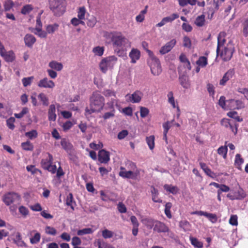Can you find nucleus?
<instances>
[{
	"mask_svg": "<svg viewBox=\"0 0 248 248\" xmlns=\"http://www.w3.org/2000/svg\"><path fill=\"white\" fill-rule=\"evenodd\" d=\"M90 108H86V112L91 114L95 112H99L105 105V99L98 92H93L90 98Z\"/></svg>",
	"mask_w": 248,
	"mask_h": 248,
	"instance_id": "1",
	"label": "nucleus"
},
{
	"mask_svg": "<svg viewBox=\"0 0 248 248\" xmlns=\"http://www.w3.org/2000/svg\"><path fill=\"white\" fill-rule=\"evenodd\" d=\"M65 0H52L49 1V8L56 16L62 15L65 12Z\"/></svg>",
	"mask_w": 248,
	"mask_h": 248,
	"instance_id": "2",
	"label": "nucleus"
},
{
	"mask_svg": "<svg viewBox=\"0 0 248 248\" xmlns=\"http://www.w3.org/2000/svg\"><path fill=\"white\" fill-rule=\"evenodd\" d=\"M53 156L49 153H46L44 158L41 160V167L45 170L54 174L57 170V167L55 165H52Z\"/></svg>",
	"mask_w": 248,
	"mask_h": 248,
	"instance_id": "3",
	"label": "nucleus"
},
{
	"mask_svg": "<svg viewBox=\"0 0 248 248\" xmlns=\"http://www.w3.org/2000/svg\"><path fill=\"white\" fill-rule=\"evenodd\" d=\"M117 61V58L114 56H111L103 58L99 63L100 70L106 73L108 69H112Z\"/></svg>",
	"mask_w": 248,
	"mask_h": 248,
	"instance_id": "4",
	"label": "nucleus"
},
{
	"mask_svg": "<svg viewBox=\"0 0 248 248\" xmlns=\"http://www.w3.org/2000/svg\"><path fill=\"white\" fill-rule=\"evenodd\" d=\"M21 200L20 196L14 192H7L3 195L2 201L7 206H10L13 204L19 203Z\"/></svg>",
	"mask_w": 248,
	"mask_h": 248,
	"instance_id": "5",
	"label": "nucleus"
},
{
	"mask_svg": "<svg viewBox=\"0 0 248 248\" xmlns=\"http://www.w3.org/2000/svg\"><path fill=\"white\" fill-rule=\"evenodd\" d=\"M111 40L113 46L119 49H123L128 42V39L121 35H113Z\"/></svg>",
	"mask_w": 248,
	"mask_h": 248,
	"instance_id": "6",
	"label": "nucleus"
},
{
	"mask_svg": "<svg viewBox=\"0 0 248 248\" xmlns=\"http://www.w3.org/2000/svg\"><path fill=\"white\" fill-rule=\"evenodd\" d=\"M235 51L234 45L231 41L229 42L221 53V57L224 61H229L232 57Z\"/></svg>",
	"mask_w": 248,
	"mask_h": 248,
	"instance_id": "7",
	"label": "nucleus"
},
{
	"mask_svg": "<svg viewBox=\"0 0 248 248\" xmlns=\"http://www.w3.org/2000/svg\"><path fill=\"white\" fill-rule=\"evenodd\" d=\"M227 109H241L245 108V103L241 100L230 99L227 100Z\"/></svg>",
	"mask_w": 248,
	"mask_h": 248,
	"instance_id": "8",
	"label": "nucleus"
},
{
	"mask_svg": "<svg viewBox=\"0 0 248 248\" xmlns=\"http://www.w3.org/2000/svg\"><path fill=\"white\" fill-rule=\"evenodd\" d=\"M151 71L154 76H158L162 72V69L159 59L152 62H148Z\"/></svg>",
	"mask_w": 248,
	"mask_h": 248,
	"instance_id": "9",
	"label": "nucleus"
},
{
	"mask_svg": "<svg viewBox=\"0 0 248 248\" xmlns=\"http://www.w3.org/2000/svg\"><path fill=\"white\" fill-rule=\"evenodd\" d=\"M142 96V93L140 91H136L132 94H127L125 97L128 102L136 103L141 101Z\"/></svg>",
	"mask_w": 248,
	"mask_h": 248,
	"instance_id": "10",
	"label": "nucleus"
},
{
	"mask_svg": "<svg viewBox=\"0 0 248 248\" xmlns=\"http://www.w3.org/2000/svg\"><path fill=\"white\" fill-rule=\"evenodd\" d=\"M120 171L119 172V175L124 178H136L137 175L139 174L140 171L138 170L135 172H133L132 171L129 170L126 171L124 168L121 167L120 168Z\"/></svg>",
	"mask_w": 248,
	"mask_h": 248,
	"instance_id": "11",
	"label": "nucleus"
},
{
	"mask_svg": "<svg viewBox=\"0 0 248 248\" xmlns=\"http://www.w3.org/2000/svg\"><path fill=\"white\" fill-rule=\"evenodd\" d=\"M176 43L175 39H173L170 42L167 43L165 45L161 47L159 50V52L161 54H165L170 52Z\"/></svg>",
	"mask_w": 248,
	"mask_h": 248,
	"instance_id": "12",
	"label": "nucleus"
},
{
	"mask_svg": "<svg viewBox=\"0 0 248 248\" xmlns=\"http://www.w3.org/2000/svg\"><path fill=\"white\" fill-rule=\"evenodd\" d=\"M98 161L101 163L106 164L109 161V153L104 149L100 150L98 152Z\"/></svg>",
	"mask_w": 248,
	"mask_h": 248,
	"instance_id": "13",
	"label": "nucleus"
},
{
	"mask_svg": "<svg viewBox=\"0 0 248 248\" xmlns=\"http://www.w3.org/2000/svg\"><path fill=\"white\" fill-rule=\"evenodd\" d=\"M169 230V227L164 223L156 220L154 228V231L158 232H168Z\"/></svg>",
	"mask_w": 248,
	"mask_h": 248,
	"instance_id": "14",
	"label": "nucleus"
},
{
	"mask_svg": "<svg viewBox=\"0 0 248 248\" xmlns=\"http://www.w3.org/2000/svg\"><path fill=\"white\" fill-rule=\"evenodd\" d=\"M38 86L40 88H53L55 87V83L52 80L44 78L38 82Z\"/></svg>",
	"mask_w": 248,
	"mask_h": 248,
	"instance_id": "15",
	"label": "nucleus"
},
{
	"mask_svg": "<svg viewBox=\"0 0 248 248\" xmlns=\"http://www.w3.org/2000/svg\"><path fill=\"white\" fill-rule=\"evenodd\" d=\"M234 72L233 70L230 69L227 71L223 75L222 78L219 81V85L224 86L226 83L234 75Z\"/></svg>",
	"mask_w": 248,
	"mask_h": 248,
	"instance_id": "16",
	"label": "nucleus"
},
{
	"mask_svg": "<svg viewBox=\"0 0 248 248\" xmlns=\"http://www.w3.org/2000/svg\"><path fill=\"white\" fill-rule=\"evenodd\" d=\"M24 41L25 45L28 47L31 48L32 47L33 44L36 42V39L33 35L27 34L24 36Z\"/></svg>",
	"mask_w": 248,
	"mask_h": 248,
	"instance_id": "17",
	"label": "nucleus"
},
{
	"mask_svg": "<svg viewBox=\"0 0 248 248\" xmlns=\"http://www.w3.org/2000/svg\"><path fill=\"white\" fill-rule=\"evenodd\" d=\"M226 35V33L223 31L220 32L219 33V34L218 35L217 46V55L218 54V53H219V51L220 50V47L221 46H223L226 42V39H225Z\"/></svg>",
	"mask_w": 248,
	"mask_h": 248,
	"instance_id": "18",
	"label": "nucleus"
},
{
	"mask_svg": "<svg viewBox=\"0 0 248 248\" xmlns=\"http://www.w3.org/2000/svg\"><path fill=\"white\" fill-rule=\"evenodd\" d=\"M61 144L62 148L68 154L72 152L73 149L72 144L68 141V140L63 138L61 140Z\"/></svg>",
	"mask_w": 248,
	"mask_h": 248,
	"instance_id": "19",
	"label": "nucleus"
},
{
	"mask_svg": "<svg viewBox=\"0 0 248 248\" xmlns=\"http://www.w3.org/2000/svg\"><path fill=\"white\" fill-rule=\"evenodd\" d=\"M6 62H12L15 59V55L12 50L6 51V50L2 53V55H0Z\"/></svg>",
	"mask_w": 248,
	"mask_h": 248,
	"instance_id": "20",
	"label": "nucleus"
},
{
	"mask_svg": "<svg viewBox=\"0 0 248 248\" xmlns=\"http://www.w3.org/2000/svg\"><path fill=\"white\" fill-rule=\"evenodd\" d=\"M129 56L131 59V62L134 63L140 59V52L138 49L132 48Z\"/></svg>",
	"mask_w": 248,
	"mask_h": 248,
	"instance_id": "21",
	"label": "nucleus"
},
{
	"mask_svg": "<svg viewBox=\"0 0 248 248\" xmlns=\"http://www.w3.org/2000/svg\"><path fill=\"white\" fill-rule=\"evenodd\" d=\"M156 220L153 218L147 217L141 220V222L149 229H151L155 227Z\"/></svg>",
	"mask_w": 248,
	"mask_h": 248,
	"instance_id": "22",
	"label": "nucleus"
},
{
	"mask_svg": "<svg viewBox=\"0 0 248 248\" xmlns=\"http://www.w3.org/2000/svg\"><path fill=\"white\" fill-rule=\"evenodd\" d=\"M56 108L54 105H51L49 106L48 111V118L50 121H55L56 119Z\"/></svg>",
	"mask_w": 248,
	"mask_h": 248,
	"instance_id": "23",
	"label": "nucleus"
},
{
	"mask_svg": "<svg viewBox=\"0 0 248 248\" xmlns=\"http://www.w3.org/2000/svg\"><path fill=\"white\" fill-rule=\"evenodd\" d=\"M210 185L213 186L216 188H218V191L220 192L221 193L223 192H227L230 190V187L224 184H219L216 182H212Z\"/></svg>",
	"mask_w": 248,
	"mask_h": 248,
	"instance_id": "24",
	"label": "nucleus"
},
{
	"mask_svg": "<svg viewBox=\"0 0 248 248\" xmlns=\"http://www.w3.org/2000/svg\"><path fill=\"white\" fill-rule=\"evenodd\" d=\"M48 66L51 68V69H54L58 71H61L63 68V65L61 62H59L56 61H51Z\"/></svg>",
	"mask_w": 248,
	"mask_h": 248,
	"instance_id": "25",
	"label": "nucleus"
},
{
	"mask_svg": "<svg viewBox=\"0 0 248 248\" xmlns=\"http://www.w3.org/2000/svg\"><path fill=\"white\" fill-rule=\"evenodd\" d=\"M66 204L67 206H70L72 210H74V207L76 205V202L74 200L72 193H69L67 196L66 199Z\"/></svg>",
	"mask_w": 248,
	"mask_h": 248,
	"instance_id": "26",
	"label": "nucleus"
},
{
	"mask_svg": "<svg viewBox=\"0 0 248 248\" xmlns=\"http://www.w3.org/2000/svg\"><path fill=\"white\" fill-rule=\"evenodd\" d=\"M205 16L203 14L198 16L195 20V24L199 27L203 26L205 22Z\"/></svg>",
	"mask_w": 248,
	"mask_h": 248,
	"instance_id": "27",
	"label": "nucleus"
},
{
	"mask_svg": "<svg viewBox=\"0 0 248 248\" xmlns=\"http://www.w3.org/2000/svg\"><path fill=\"white\" fill-rule=\"evenodd\" d=\"M244 159L241 157L240 154H237L235 155L234 165L238 169L241 170V165L244 163Z\"/></svg>",
	"mask_w": 248,
	"mask_h": 248,
	"instance_id": "28",
	"label": "nucleus"
},
{
	"mask_svg": "<svg viewBox=\"0 0 248 248\" xmlns=\"http://www.w3.org/2000/svg\"><path fill=\"white\" fill-rule=\"evenodd\" d=\"M179 226L185 232L190 231L191 228V224L186 220L181 221L179 223Z\"/></svg>",
	"mask_w": 248,
	"mask_h": 248,
	"instance_id": "29",
	"label": "nucleus"
},
{
	"mask_svg": "<svg viewBox=\"0 0 248 248\" xmlns=\"http://www.w3.org/2000/svg\"><path fill=\"white\" fill-rule=\"evenodd\" d=\"M151 193L152 195V200L155 202H158L160 203L162 202V201L157 198L158 195V190L154 187H151Z\"/></svg>",
	"mask_w": 248,
	"mask_h": 248,
	"instance_id": "30",
	"label": "nucleus"
},
{
	"mask_svg": "<svg viewBox=\"0 0 248 248\" xmlns=\"http://www.w3.org/2000/svg\"><path fill=\"white\" fill-rule=\"evenodd\" d=\"M148 7V6L147 5H146L144 9L142 10L141 11H140L139 15H138L137 16H136V20L137 22H142L144 20V18H145L144 15H145V14H146L147 13Z\"/></svg>",
	"mask_w": 248,
	"mask_h": 248,
	"instance_id": "31",
	"label": "nucleus"
},
{
	"mask_svg": "<svg viewBox=\"0 0 248 248\" xmlns=\"http://www.w3.org/2000/svg\"><path fill=\"white\" fill-rule=\"evenodd\" d=\"M14 243L20 247L25 246L26 244L22 240V236L20 232H17L14 240Z\"/></svg>",
	"mask_w": 248,
	"mask_h": 248,
	"instance_id": "32",
	"label": "nucleus"
},
{
	"mask_svg": "<svg viewBox=\"0 0 248 248\" xmlns=\"http://www.w3.org/2000/svg\"><path fill=\"white\" fill-rule=\"evenodd\" d=\"M155 137L154 135L146 137V141L150 150H152L155 147Z\"/></svg>",
	"mask_w": 248,
	"mask_h": 248,
	"instance_id": "33",
	"label": "nucleus"
},
{
	"mask_svg": "<svg viewBox=\"0 0 248 248\" xmlns=\"http://www.w3.org/2000/svg\"><path fill=\"white\" fill-rule=\"evenodd\" d=\"M164 188L167 191H169L173 195L176 194L179 191V189L176 186H173L167 184L164 186Z\"/></svg>",
	"mask_w": 248,
	"mask_h": 248,
	"instance_id": "34",
	"label": "nucleus"
},
{
	"mask_svg": "<svg viewBox=\"0 0 248 248\" xmlns=\"http://www.w3.org/2000/svg\"><path fill=\"white\" fill-rule=\"evenodd\" d=\"M180 84L185 89L189 87L190 84L188 81L187 78L185 76H182L179 78Z\"/></svg>",
	"mask_w": 248,
	"mask_h": 248,
	"instance_id": "35",
	"label": "nucleus"
},
{
	"mask_svg": "<svg viewBox=\"0 0 248 248\" xmlns=\"http://www.w3.org/2000/svg\"><path fill=\"white\" fill-rule=\"evenodd\" d=\"M204 216L206 217L212 223H215L217 221V217L215 214L205 212Z\"/></svg>",
	"mask_w": 248,
	"mask_h": 248,
	"instance_id": "36",
	"label": "nucleus"
},
{
	"mask_svg": "<svg viewBox=\"0 0 248 248\" xmlns=\"http://www.w3.org/2000/svg\"><path fill=\"white\" fill-rule=\"evenodd\" d=\"M189 239L191 244L195 248H202L203 247V243L202 242L199 241L197 238L190 237Z\"/></svg>",
	"mask_w": 248,
	"mask_h": 248,
	"instance_id": "37",
	"label": "nucleus"
},
{
	"mask_svg": "<svg viewBox=\"0 0 248 248\" xmlns=\"http://www.w3.org/2000/svg\"><path fill=\"white\" fill-rule=\"evenodd\" d=\"M18 212L23 218H26L29 215V209L23 205L19 207Z\"/></svg>",
	"mask_w": 248,
	"mask_h": 248,
	"instance_id": "38",
	"label": "nucleus"
},
{
	"mask_svg": "<svg viewBox=\"0 0 248 248\" xmlns=\"http://www.w3.org/2000/svg\"><path fill=\"white\" fill-rule=\"evenodd\" d=\"M21 146L22 148L25 151H32L33 150V145L30 141H27L21 143Z\"/></svg>",
	"mask_w": 248,
	"mask_h": 248,
	"instance_id": "39",
	"label": "nucleus"
},
{
	"mask_svg": "<svg viewBox=\"0 0 248 248\" xmlns=\"http://www.w3.org/2000/svg\"><path fill=\"white\" fill-rule=\"evenodd\" d=\"M59 25L58 24H54L48 25L46 27V31L47 33H53L58 29Z\"/></svg>",
	"mask_w": 248,
	"mask_h": 248,
	"instance_id": "40",
	"label": "nucleus"
},
{
	"mask_svg": "<svg viewBox=\"0 0 248 248\" xmlns=\"http://www.w3.org/2000/svg\"><path fill=\"white\" fill-rule=\"evenodd\" d=\"M228 148L226 145L221 146L217 149V153L225 159L227 157Z\"/></svg>",
	"mask_w": 248,
	"mask_h": 248,
	"instance_id": "41",
	"label": "nucleus"
},
{
	"mask_svg": "<svg viewBox=\"0 0 248 248\" xmlns=\"http://www.w3.org/2000/svg\"><path fill=\"white\" fill-rule=\"evenodd\" d=\"M172 207V203L170 202H167L165 205V214L168 218H171L172 215L170 212V209Z\"/></svg>",
	"mask_w": 248,
	"mask_h": 248,
	"instance_id": "42",
	"label": "nucleus"
},
{
	"mask_svg": "<svg viewBox=\"0 0 248 248\" xmlns=\"http://www.w3.org/2000/svg\"><path fill=\"white\" fill-rule=\"evenodd\" d=\"M196 63L202 67H205L208 64L207 59L204 56L200 57L196 62Z\"/></svg>",
	"mask_w": 248,
	"mask_h": 248,
	"instance_id": "43",
	"label": "nucleus"
},
{
	"mask_svg": "<svg viewBox=\"0 0 248 248\" xmlns=\"http://www.w3.org/2000/svg\"><path fill=\"white\" fill-rule=\"evenodd\" d=\"M86 13V9L85 7H80L78 10V17L80 20H83L85 19V16Z\"/></svg>",
	"mask_w": 248,
	"mask_h": 248,
	"instance_id": "44",
	"label": "nucleus"
},
{
	"mask_svg": "<svg viewBox=\"0 0 248 248\" xmlns=\"http://www.w3.org/2000/svg\"><path fill=\"white\" fill-rule=\"evenodd\" d=\"M26 169L28 171L31 172L32 174H35L37 173L40 174L42 173V171L36 168L34 165H28L26 167Z\"/></svg>",
	"mask_w": 248,
	"mask_h": 248,
	"instance_id": "45",
	"label": "nucleus"
},
{
	"mask_svg": "<svg viewBox=\"0 0 248 248\" xmlns=\"http://www.w3.org/2000/svg\"><path fill=\"white\" fill-rule=\"evenodd\" d=\"M33 9V7L31 5L27 4L22 7L21 10V13L23 15H26L29 14Z\"/></svg>",
	"mask_w": 248,
	"mask_h": 248,
	"instance_id": "46",
	"label": "nucleus"
},
{
	"mask_svg": "<svg viewBox=\"0 0 248 248\" xmlns=\"http://www.w3.org/2000/svg\"><path fill=\"white\" fill-rule=\"evenodd\" d=\"M14 3L11 0L5 1L3 4L4 10L5 12L9 11L14 6Z\"/></svg>",
	"mask_w": 248,
	"mask_h": 248,
	"instance_id": "47",
	"label": "nucleus"
},
{
	"mask_svg": "<svg viewBox=\"0 0 248 248\" xmlns=\"http://www.w3.org/2000/svg\"><path fill=\"white\" fill-rule=\"evenodd\" d=\"M234 194L236 197L237 200H242L246 196V194L245 191L241 188H239Z\"/></svg>",
	"mask_w": 248,
	"mask_h": 248,
	"instance_id": "48",
	"label": "nucleus"
},
{
	"mask_svg": "<svg viewBox=\"0 0 248 248\" xmlns=\"http://www.w3.org/2000/svg\"><path fill=\"white\" fill-rule=\"evenodd\" d=\"M243 30L242 32L245 37H247L248 35V18H246L242 24Z\"/></svg>",
	"mask_w": 248,
	"mask_h": 248,
	"instance_id": "49",
	"label": "nucleus"
},
{
	"mask_svg": "<svg viewBox=\"0 0 248 248\" xmlns=\"http://www.w3.org/2000/svg\"><path fill=\"white\" fill-rule=\"evenodd\" d=\"M93 230L91 228H84L82 230H79L77 232L78 235H83L87 234H91L93 232Z\"/></svg>",
	"mask_w": 248,
	"mask_h": 248,
	"instance_id": "50",
	"label": "nucleus"
},
{
	"mask_svg": "<svg viewBox=\"0 0 248 248\" xmlns=\"http://www.w3.org/2000/svg\"><path fill=\"white\" fill-rule=\"evenodd\" d=\"M104 51V48L103 46H96L93 48V52L96 55L101 56Z\"/></svg>",
	"mask_w": 248,
	"mask_h": 248,
	"instance_id": "51",
	"label": "nucleus"
},
{
	"mask_svg": "<svg viewBox=\"0 0 248 248\" xmlns=\"http://www.w3.org/2000/svg\"><path fill=\"white\" fill-rule=\"evenodd\" d=\"M34 79V77L33 76L28 77V78H24L22 79V82L24 86V87H26L28 86L31 85L32 81Z\"/></svg>",
	"mask_w": 248,
	"mask_h": 248,
	"instance_id": "52",
	"label": "nucleus"
},
{
	"mask_svg": "<svg viewBox=\"0 0 248 248\" xmlns=\"http://www.w3.org/2000/svg\"><path fill=\"white\" fill-rule=\"evenodd\" d=\"M31 32L34 34L38 35L39 37L41 38H46L47 36V32L46 31H42V29H40V31H39L38 29L35 31H31Z\"/></svg>",
	"mask_w": 248,
	"mask_h": 248,
	"instance_id": "53",
	"label": "nucleus"
},
{
	"mask_svg": "<svg viewBox=\"0 0 248 248\" xmlns=\"http://www.w3.org/2000/svg\"><path fill=\"white\" fill-rule=\"evenodd\" d=\"M38 98L42 102L44 105L47 106L48 105V98L45 93H40L38 95Z\"/></svg>",
	"mask_w": 248,
	"mask_h": 248,
	"instance_id": "54",
	"label": "nucleus"
},
{
	"mask_svg": "<svg viewBox=\"0 0 248 248\" xmlns=\"http://www.w3.org/2000/svg\"><path fill=\"white\" fill-rule=\"evenodd\" d=\"M15 122V119L13 117H11L10 118H9V119H8L7 120L6 124L9 129H10L11 130H13L15 128V126L14 125Z\"/></svg>",
	"mask_w": 248,
	"mask_h": 248,
	"instance_id": "55",
	"label": "nucleus"
},
{
	"mask_svg": "<svg viewBox=\"0 0 248 248\" xmlns=\"http://www.w3.org/2000/svg\"><path fill=\"white\" fill-rule=\"evenodd\" d=\"M219 105L223 109H227V101H226V98L224 96H220L219 101H218Z\"/></svg>",
	"mask_w": 248,
	"mask_h": 248,
	"instance_id": "56",
	"label": "nucleus"
},
{
	"mask_svg": "<svg viewBox=\"0 0 248 248\" xmlns=\"http://www.w3.org/2000/svg\"><path fill=\"white\" fill-rule=\"evenodd\" d=\"M41 238V235L40 233L36 232L33 237L30 238V242L32 244H35L38 243Z\"/></svg>",
	"mask_w": 248,
	"mask_h": 248,
	"instance_id": "57",
	"label": "nucleus"
},
{
	"mask_svg": "<svg viewBox=\"0 0 248 248\" xmlns=\"http://www.w3.org/2000/svg\"><path fill=\"white\" fill-rule=\"evenodd\" d=\"M167 96L168 97V102L169 103H170L172 107L173 108H175L176 107L175 106V100L174 98L173 97V93L172 92L170 91L169 92Z\"/></svg>",
	"mask_w": 248,
	"mask_h": 248,
	"instance_id": "58",
	"label": "nucleus"
},
{
	"mask_svg": "<svg viewBox=\"0 0 248 248\" xmlns=\"http://www.w3.org/2000/svg\"><path fill=\"white\" fill-rule=\"evenodd\" d=\"M102 236L104 238L107 239V238H110L112 237V236L113 235V233L112 232H111L108 230L105 229L104 230H103L102 231Z\"/></svg>",
	"mask_w": 248,
	"mask_h": 248,
	"instance_id": "59",
	"label": "nucleus"
},
{
	"mask_svg": "<svg viewBox=\"0 0 248 248\" xmlns=\"http://www.w3.org/2000/svg\"><path fill=\"white\" fill-rule=\"evenodd\" d=\"M179 17V15L177 14H173L170 16L164 17V20L167 23L168 22H171L174 20Z\"/></svg>",
	"mask_w": 248,
	"mask_h": 248,
	"instance_id": "60",
	"label": "nucleus"
},
{
	"mask_svg": "<svg viewBox=\"0 0 248 248\" xmlns=\"http://www.w3.org/2000/svg\"><path fill=\"white\" fill-rule=\"evenodd\" d=\"M149 113V110L145 107H140V115L141 118H145Z\"/></svg>",
	"mask_w": 248,
	"mask_h": 248,
	"instance_id": "61",
	"label": "nucleus"
},
{
	"mask_svg": "<svg viewBox=\"0 0 248 248\" xmlns=\"http://www.w3.org/2000/svg\"><path fill=\"white\" fill-rule=\"evenodd\" d=\"M37 132L35 130H32L31 131L27 132L25 133V136L30 139H32L37 137Z\"/></svg>",
	"mask_w": 248,
	"mask_h": 248,
	"instance_id": "62",
	"label": "nucleus"
},
{
	"mask_svg": "<svg viewBox=\"0 0 248 248\" xmlns=\"http://www.w3.org/2000/svg\"><path fill=\"white\" fill-rule=\"evenodd\" d=\"M183 46L185 47L190 48L191 46V41L187 36H184L183 38Z\"/></svg>",
	"mask_w": 248,
	"mask_h": 248,
	"instance_id": "63",
	"label": "nucleus"
},
{
	"mask_svg": "<svg viewBox=\"0 0 248 248\" xmlns=\"http://www.w3.org/2000/svg\"><path fill=\"white\" fill-rule=\"evenodd\" d=\"M42 24L41 21L40 17H37L36 19V25L35 28H29V30L30 31H35L37 29H38L39 31H40V29H42Z\"/></svg>",
	"mask_w": 248,
	"mask_h": 248,
	"instance_id": "64",
	"label": "nucleus"
}]
</instances>
